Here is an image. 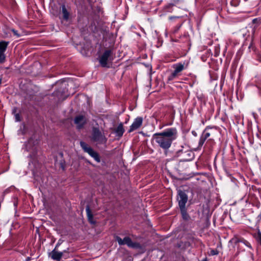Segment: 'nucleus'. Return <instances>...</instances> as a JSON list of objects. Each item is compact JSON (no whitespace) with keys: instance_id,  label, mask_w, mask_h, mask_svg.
Returning a JSON list of instances; mask_svg holds the SVG:
<instances>
[{"instance_id":"nucleus-10","label":"nucleus","mask_w":261,"mask_h":261,"mask_svg":"<svg viewBox=\"0 0 261 261\" xmlns=\"http://www.w3.org/2000/svg\"><path fill=\"white\" fill-rule=\"evenodd\" d=\"M143 118L141 117H137L134 121L133 123L130 126L128 130L129 133H131L138 129L142 124Z\"/></svg>"},{"instance_id":"nucleus-12","label":"nucleus","mask_w":261,"mask_h":261,"mask_svg":"<svg viewBox=\"0 0 261 261\" xmlns=\"http://www.w3.org/2000/svg\"><path fill=\"white\" fill-rule=\"evenodd\" d=\"M50 254L51 257L54 260H59L63 255V253L61 252L57 251L55 249L51 251Z\"/></svg>"},{"instance_id":"nucleus-24","label":"nucleus","mask_w":261,"mask_h":261,"mask_svg":"<svg viewBox=\"0 0 261 261\" xmlns=\"http://www.w3.org/2000/svg\"><path fill=\"white\" fill-rule=\"evenodd\" d=\"M247 1H248V0H244V1H245V2Z\"/></svg>"},{"instance_id":"nucleus-21","label":"nucleus","mask_w":261,"mask_h":261,"mask_svg":"<svg viewBox=\"0 0 261 261\" xmlns=\"http://www.w3.org/2000/svg\"><path fill=\"white\" fill-rule=\"evenodd\" d=\"M32 142V139H30L29 140V141H28V144L27 145V147H28L29 145L31 144Z\"/></svg>"},{"instance_id":"nucleus-11","label":"nucleus","mask_w":261,"mask_h":261,"mask_svg":"<svg viewBox=\"0 0 261 261\" xmlns=\"http://www.w3.org/2000/svg\"><path fill=\"white\" fill-rule=\"evenodd\" d=\"M86 122V118L82 115L77 116L74 119V123L78 129L82 128Z\"/></svg>"},{"instance_id":"nucleus-19","label":"nucleus","mask_w":261,"mask_h":261,"mask_svg":"<svg viewBox=\"0 0 261 261\" xmlns=\"http://www.w3.org/2000/svg\"><path fill=\"white\" fill-rule=\"evenodd\" d=\"M257 240L259 242V243L261 244V233L259 232L257 234Z\"/></svg>"},{"instance_id":"nucleus-6","label":"nucleus","mask_w":261,"mask_h":261,"mask_svg":"<svg viewBox=\"0 0 261 261\" xmlns=\"http://www.w3.org/2000/svg\"><path fill=\"white\" fill-rule=\"evenodd\" d=\"M80 145L85 152L88 153L97 162H100V158L98 154L95 152L91 147L89 146L85 142L83 141L80 142Z\"/></svg>"},{"instance_id":"nucleus-18","label":"nucleus","mask_w":261,"mask_h":261,"mask_svg":"<svg viewBox=\"0 0 261 261\" xmlns=\"http://www.w3.org/2000/svg\"><path fill=\"white\" fill-rule=\"evenodd\" d=\"M15 119L16 121H17V122L20 121V115L19 114H16L15 115Z\"/></svg>"},{"instance_id":"nucleus-1","label":"nucleus","mask_w":261,"mask_h":261,"mask_svg":"<svg viewBox=\"0 0 261 261\" xmlns=\"http://www.w3.org/2000/svg\"><path fill=\"white\" fill-rule=\"evenodd\" d=\"M177 137L176 128L171 127L166 129L160 133H155L152 136V139L163 149H168L171 146L172 142Z\"/></svg>"},{"instance_id":"nucleus-23","label":"nucleus","mask_w":261,"mask_h":261,"mask_svg":"<svg viewBox=\"0 0 261 261\" xmlns=\"http://www.w3.org/2000/svg\"><path fill=\"white\" fill-rule=\"evenodd\" d=\"M253 116H254V117H255V114H254V113H253Z\"/></svg>"},{"instance_id":"nucleus-17","label":"nucleus","mask_w":261,"mask_h":261,"mask_svg":"<svg viewBox=\"0 0 261 261\" xmlns=\"http://www.w3.org/2000/svg\"><path fill=\"white\" fill-rule=\"evenodd\" d=\"M236 242L237 243H243L245 245H246V246H247L249 248H251V245L250 244L247 242L246 240H244V239H237V240L236 241Z\"/></svg>"},{"instance_id":"nucleus-4","label":"nucleus","mask_w":261,"mask_h":261,"mask_svg":"<svg viewBox=\"0 0 261 261\" xmlns=\"http://www.w3.org/2000/svg\"><path fill=\"white\" fill-rule=\"evenodd\" d=\"M112 52L111 50H106L99 58V62L103 67H109L108 63L113 60Z\"/></svg>"},{"instance_id":"nucleus-2","label":"nucleus","mask_w":261,"mask_h":261,"mask_svg":"<svg viewBox=\"0 0 261 261\" xmlns=\"http://www.w3.org/2000/svg\"><path fill=\"white\" fill-rule=\"evenodd\" d=\"M216 132V127H211L210 126H206L200 136L198 143V147L201 148L203 145L205 140L211 136H213L215 135Z\"/></svg>"},{"instance_id":"nucleus-7","label":"nucleus","mask_w":261,"mask_h":261,"mask_svg":"<svg viewBox=\"0 0 261 261\" xmlns=\"http://www.w3.org/2000/svg\"><path fill=\"white\" fill-rule=\"evenodd\" d=\"M116 240L120 245L126 244L128 247L132 248H136L138 246L137 243H133L129 237H125L123 239H122L120 237H117Z\"/></svg>"},{"instance_id":"nucleus-9","label":"nucleus","mask_w":261,"mask_h":261,"mask_svg":"<svg viewBox=\"0 0 261 261\" xmlns=\"http://www.w3.org/2000/svg\"><path fill=\"white\" fill-rule=\"evenodd\" d=\"M9 44V42L2 41L0 42V64L5 62V51Z\"/></svg>"},{"instance_id":"nucleus-8","label":"nucleus","mask_w":261,"mask_h":261,"mask_svg":"<svg viewBox=\"0 0 261 261\" xmlns=\"http://www.w3.org/2000/svg\"><path fill=\"white\" fill-rule=\"evenodd\" d=\"M177 199L179 207H185L188 201V196L184 192L181 190L178 191Z\"/></svg>"},{"instance_id":"nucleus-16","label":"nucleus","mask_w":261,"mask_h":261,"mask_svg":"<svg viewBox=\"0 0 261 261\" xmlns=\"http://www.w3.org/2000/svg\"><path fill=\"white\" fill-rule=\"evenodd\" d=\"M179 208H180V210L181 213V215H182L183 219H185V220L188 219L189 215H188V214L187 213L186 207H179Z\"/></svg>"},{"instance_id":"nucleus-13","label":"nucleus","mask_w":261,"mask_h":261,"mask_svg":"<svg viewBox=\"0 0 261 261\" xmlns=\"http://www.w3.org/2000/svg\"><path fill=\"white\" fill-rule=\"evenodd\" d=\"M124 132V129L122 123H120L115 130V133L117 136L121 137Z\"/></svg>"},{"instance_id":"nucleus-3","label":"nucleus","mask_w":261,"mask_h":261,"mask_svg":"<svg viewBox=\"0 0 261 261\" xmlns=\"http://www.w3.org/2000/svg\"><path fill=\"white\" fill-rule=\"evenodd\" d=\"M189 65L188 61L179 62L173 65L174 71L169 76L168 80L172 81L174 80L177 75L178 73L182 71L184 69L188 68Z\"/></svg>"},{"instance_id":"nucleus-14","label":"nucleus","mask_w":261,"mask_h":261,"mask_svg":"<svg viewBox=\"0 0 261 261\" xmlns=\"http://www.w3.org/2000/svg\"><path fill=\"white\" fill-rule=\"evenodd\" d=\"M86 211L89 222L91 224H94L95 222L93 220V216L89 206L86 207Z\"/></svg>"},{"instance_id":"nucleus-20","label":"nucleus","mask_w":261,"mask_h":261,"mask_svg":"<svg viewBox=\"0 0 261 261\" xmlns=\"http://www.w3.org/2000/svg\"><path fill=\"white\" fill-rule=\"evenodd\" d=\"M11 31L13 32L14 34L17 37H19V35L17 33V32L14 29H12Z\"/></svg>"},{"instance_id":"nucleus-5","label":"nucleus","mask_w":261,"mask_h":261,"mask_svg":"<svg viewBox=\"0 0 261 261\" xmlns=\"http://www.w3.org/2000/svg\"><path fill=\"white\" fill-rule=\"evenodd\" d=\"M92 140L98 143H105L107 139L104 134L96 127H94L92 129Z\"/></svg>"},{"instance_id":"nucleus-22","label":"nucleus","mask_w":261,"mask_h":261,"mask_svg":"<svg viewBox=\"0 0 261 261\" xmlns=\"http://www.w3.org/2000/svg\"><path fill=\"white\" fill-rule=\"evenodd\" d=\"M212 254H217V253L215 252L214 251H213L212 252Z\"/></svg>"},{"instance_id":"nucleus-15","label":"nucleus","mask_w":261,"mask_h":261,"mask_svg":"<svg viewBox=\"0 0 261 261\" xmlns=\"http://www.w3.org/2000/svg\"><path fill=\"white\" fill-rule=\"evenodd\" d=\"M62 13L63 15V18L65 20H67L69 18V13L67 11L65 6L64 5L62 6Z\"/></svg>"}]
</instances>
